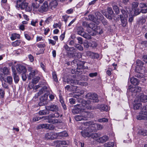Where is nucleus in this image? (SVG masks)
<instances>
[{
    "label": "nucleus",
    "mask_w": 147,
    "mask_h": 147,
    "mask_svg": "<svg viewBox=\"0 0 147 147\" xmlns=\"http://www.w3.org/2000/svg\"><path fill=\"white\" fill-rule=\"evenodd\" d=\"M70 53L72 55V56H74L75 58L80 59L82 57V54L80 53L71 52Z\"/></svg>",
    "instance_id": "obj_31"
},
{
    "label": "nucleus",
    "mask_w": 147,
    "mask_h": 147,
    "mask_svg": "<svg viewBox=\"0 0 147 147\" xmlns=\"http://www.w3.org/2000/svg\"><path fill=\"white\" fill-rule=\"evenodd\" d=\"M53 17L52 16H50L47 18L45 21V23L49 24L53 20Z\"/></svg>",
    "instance_id": "obj_45"
},
{
    "label": "nucleus",
    "mask_w": 147,
    "mask_h": 147,
    "mask_svg": "<svg viewBox=\"0 0 147 147\" xmlns=\"http://www.w3.org/2000/svg\"><path fill=\"white\" fill-rule=\"evenodd\" d=\"M114 145V143L113 142H109L105 143L104 144V146L106 147H113Z\"/></svg>",
    "instance_id": "obj_44"
},
{
    "label": "nucleus",
    "mask_w": 147,
    "mask_h": 147,
    "mask_svg": "<svg viewBox=\"0 0 147 147\" xmlns=\"http://www.w3.org/2000/svg\"><path fill=\"white\" fill-rule=\"evenodd\" d=\"M39 114L40 115H45L47 114H48L49 113V112L48 110L46 109L45 110L40 111L38 112Z\"/></svg>",
    "instance_id": "obj_36"
},
{
    "label": "nucleus",
    "mask_w": 147,
    "mask_h": 147,
    "mask_svg": "<svg viewBox=\"0 0 147 147\" xmlns=\"http://www.w3.org/2000/svg\"><path fill=\"white\" fill-rule=\"evenodd\" d=\"M109 138L108 136H103L102 137H100L97 140L98 142L100 143H103L108 140Z\"/></svg>",
    "instance_id": "obj_21"
},
{
    "label": "nucleus",
    "mask_w": 147,
    "mask_h": 147,
    "mask_svg": "<svg viewBox=\"0 0 147 147\" xmlns=\"http://www.w3.org/2000/svg\"><path fill=\"white\" fill-rule=\"evenodd\" d=\"M32 6L33 8L37 9L39 7V3L37 2H34L32 4Z\"/></svg>",
    "instance_id": "obj_55"
},
{
    "label": "nucleus",
    "mask_w": 147,
    "mask_h": 147,
    "mask_svg": "<svg viewBox=\"0 0 147 147\" xmlns=\"http://www.w3.org/2000/svg\"><path fill=\"white\" fill-rule=\"evenodd\" d=\"M86 125H89L88 128H86V130H85L84 129V130L86 132L88 131L89 132H91L96 130V123L91 124L89 125L88 123L87 122L86 123Z\"/></svg>",
    "instance_id": "obj_15"
},
{
    "label": "nucleus",
    "mask_w": 147,
    "mask_h": 147,
    "mask_svg": "<svg viewBox=\"0 0 147 147\" xmlns=\"http://www.w3.org/2000/svg\"><path fill=\"white\" fill-rule=\"evenodd\" d=\"M77 32L79 35L81 36L82 35H84V31L83 29L81 27H79L78 28Z\"/></svg>",
    "instance_id": "obj_35"
},
{
    "label": "nucleus",
    "mask_w": 147,
    "mask_h": 147,
    "mask_svg": "<svg viewBox=\"0 0 147 147\" xmlns=\"http://www.w3.org/2000/svg\"><path fill=\"white\" fill-rule=\"evenodd\" d=\"M36 83H29L28 85V88L30 89H33L35 90L38 89L40 87V85H36Z\"/></svg>",
    "instance_id": "obj_28"
},
{
    "label": "nucleus",
    "mask_w": 147,
    "mask_h": 147,
    "mask_svg": "<svg viewBox=\"0 0 147 147\" xmlns=\"http://www.w3.org/2000/svg\"><path fill=\"white\" fill-rule=\"evenodd\" d=\"M58 3L57 0H52L50 3L49 6L53 9L55 8L57 6Z\"/></svg>",
    "instance_id": "obj_26"
},
{
    "label": "nucleus",
    "mask_w": 147,
    "mask_h": 147,
    "mask_svg": "<svg viewBox=\"0 0 147 147\" xmlns=\"http://www.w3.org/2000/svg\"><path fill=\"white\" fill-rule=\"evenodd\" d=\"M107 11L108 13V14L106 15L105 16L107 18L109 19H111L112 17L111 16L113 13L112 8L110 7H108L107 8Z\"/></svg>",
    "instance_id": "obj_23"
},
{
    "label": "nucleus",
    "mask_w": 147,
    "mask_h": 147,
    "mask_svg": "<svg viewBox=\"0 0 147 147\" xmlns=\"http://www.w3.org/2000/svg\"><path fill=\"white\" fill-rule=\"evenodd\" d=\"M57 137L56 133L49 132L46 134L45 138L47 140H52L56 139Z\"/></svg>",
    "instance_id": "obj_11"
},
{
    "label": "nucleus",
    "mask_w": 147,
    "mask_h": 147,
    "mask_svg": "<svg viewBox=\"0 0 147 147\" xmlns=\"http://www.w3.org/2000/svg\"><path fill=\"white\" fill-rule=\"evenodd\" d=\"M21 43V40H17L12 43V45L14 47H16L20 45Z\"/></svg>",
    "instance_id": "obj_38"
},
{
    "label": "nucleus",
    "mask_w": 147,
    "mask_h": 147,
    "mask_svg": "<svg viewBox=\"0 0 147 147\" xmlns=\"http://www.w3.org/2000/svg\"><path fill=\"white\" fill-rule=\"evenodd\" d=\"M59 101L61 103L62 106L63 107V109L66 110L67 109V107L66 105L64 103L63 98L62 97L61 95H59Z\"/></svg>",
    "instance_id": "obj_32"
},
{
    "label": "nucleus",
    "mask_w": 147,
    "mask_h": 147,
    "mask_svg": "<svg viewBox=\"0 0 147 147\" xmlns=\"http://www.w3.org/2000/svg\"><path fill=\"white\" fill-rule=\"evenodd\" d=\"M69 100V102L71 104V105L75 104L76 101V100L73 98H70Z\"/></svg>",
    "instance_id": "obj_57"
},
{
    "label": "nucleus",
    "mask_w": 147,
    "mask_h": 147,
    "mask_svg": "<svg viewBox=\"0 0 147 147\" xmlns=\"http://www.w3.org/2000/svg\"><path fill=\"white\" fill-rule=\"evenodd\" d=\"M52 118H50V117L45 118V120L48 119L49 123L53 124L60 123H61V120L57 119H53Z\"/></svg>",
    "instance_id": "obj_20"
},
{
    "label": "nucleus",
    "mask_w": 147,
    "mask_h": 147,
    "mask_svg": "<svg viewBox=\"0 0 147 147\" xmlns=\"http://www.w3.org/2000/svg\"><path fill=\"white\" fill-rule=\"evenodd\" d=\"M3 80L5 82L7 83H11L12 82V78L11 76H8L6 78H3Z\"/></svg>",
    "instance_id": "obj_40"
},
{
    "label": "nucleus",
    "mask_w": 147,
    "mask_h": 147,
    "mask_svg": "<svg viewBox=\"0 0 147 147\" xmlns=\"http://www.w3.org/2000/svg\"><path fill=\"white\" fill-rule=\"evenodd\" d=\"M84 0H82L81 1L79 2L77 4V6L78 7H80L82 6L84 4Z\"/></svg>",
    "instance_id": "obj_64"
},
{
    "label": "nucleus",
    "mask_w": 147,
    "mask_h": 147,
    "mask_svg": "<svg viewBox=\"0 0 147 147\" xmlns=\"http://www.w3.org/2000/svg\"><path fill=\"white\" fill-rule=\"evenodd\" d=\"M57 146L59 147L60 146L62 145H66L67 144V143L66 141H57Z\"/></svg>",
    "instance_id": "obj_34"
},
{
    "label": "nucleus",
    "mask_w": 147,
    "mask_h": 147,
    "mask_svg": "<svg viewBox=\"0 0 147 147\" xmlns=\"http://www.w3.org/2000/svg\"><path fill=\"white\" fill-rule=\"evenodd\" d=\"M54 113H52L49 115L45 116V118H58L60 116L59 113L57 112H55Z\"/></svg>",
    "instance_id": "obj_25"
},
{
    "label": "nucleus",
    "mask_w": 147,
    "mask_h": 147,
    "mask_svg": "<svg viewBox=\"0 0 147 147\" xmlns=\"http://www.w3.org/2000/svg\"><path fill=\"white\" fill-rule=\"evenodd\" d=\"M74 108V109L72 110L73 113L74 114L81 113L82 110H85V109H89L90 108V107H87L86 105V106L82 101L81 103L75 105Z\"/></svg>",
    "instance_id": "obj_4"
},
{
    "label": "nucleus",
    "mask_w": 147,
    "mask_h": 147,
    "mask_svg": "<svg viewBox=\"0 0 147 147\" xmlns=\"http://www.w3.org/2000/svg\"><path fill=\"white\" fill-rule=\"evenodd\" d=\"M37 46L39 48H42L43 49L46 46V45L45 43H40L37 45Z\"/></svg>",
    "instance_id": "obj_59"
},
{
    "label": "nucleus",
    "mask_w": 147,
    "mask_h": 147,
    "mask_svg": "<svg viewBox=\"0 0 147 147\" xmlns=\"http://www.w3.org/2000/svg\"><path fill=\"white\" fill-rule=\"evenodd\" d=\"M48 95L45 94L44 95L41 97L40 99V102L38 103L40 106L44 105L46 102V100L47 99Z\"/></svg>",
    "instance_id": "obj_18"
},
{
    "label": "nucleus",
    "mask_w": 147,
    "mask_h": 147,
    "mask_svg": "<svg viewBox=\"0 0 147 147\" xmlns=\"http://www.w3.org/2000/svg\"><path fill=\"white\" fill-rule=\"evenodd\" d=\"M45 117H36L33 118V120L34 121H39V120L41 119L42 118H45Z\"/></svg>",
    "instance_id": "obj_56"
},
{
    "label": "nucleus",
    "mask_w": 147,
    "mask_h": 147,
    "mask_svg": "<svg viewBox=\"0 0 147 147\" xmlns=\"http://www.w3.org/2000/svg\"><path fill=\"white\" fill-rule=\"evenodd\" d=\"M140 101L143 102H147V96L143 94H141L139 97Z\"/></svg>",
    "instance_id": "obj_29"
},
{
    "label": "nucleus",
    "mask_w": 147,
    "mask_h": 147,
    "mask_svg": "<svg viewBox=\"0 0 147 147\" xmlns=\"http://www.w3.org/2000/svg\"><path fill=\"white\" fill-rule=\"evenodd\" d=\"M16 7L20 8L22 9H24L26 11L30 12L32 9V7L28 5V3L25 0H18L17 1Z\"/></svg>",
    "instance_id": "obj_3"
},
{
    "label": "nucleus",
    "mask_w": 147,
    "mask_h": 147,
    "mask_svg": "<svg viewBox=\"0 0 147 147\" xmlns=\"http://www.w3.org/2000/svg\"><path fill=\"white\" fill-rule=\"evenodd\" d=\"M81 133L82 136L84 137H88L94 139H96L100 136V134L99 133H91V132H86L84 130H83L81 131Z\"/></svg>",
    "instance_id": "obj_6"
},
{
    "label": "nucleus",
    "mask_w": 147,
    "mask_h": 147,
    "mask_svg": "<svg viewBox=\"0 0 147 147\" xmlns=\"http://www.w3.org/2000/svg\"><path fill=\"white\" fill-rule=\"evenodd\" d=\"M5 94V91L2 89H0V98H4Z\"/></svg>",
    "instance_id": "obj_53"
},
{
    "label": "nucleus",
    "mask_w": 147,
    "mask_h": 147,
    "mask_svg": "<svg viewBox=\"0 0 147 147\" xmlns=\"http://www.w3.org/2000/svg\"><path fill=\"white\" fill-rule=\"evenodd\" d=\"M131 83V85H130L129 86V88L130 91L134 94L135 95H136L137 93H138L140 92L141 91V87L136 86L134 85Z\"/></svg>",
    "instance_id": "obj_8"
},
{
    "label": "nucleus",
    "mask_w": 147,
    "mask_h": 147,
    "mask_svg": "<svg viewBox=\"0 0 147 147\" xmlns=\"http://www.w3.org/2000/svg\"><path fill=\"white\" fill-rule=\"evenodd\" d=\"M136 118L138 120H147V112L145 110H144L143 108L139 115L137 116Z\"/></svg>",
    "instance_id": "obj_10"
},
{
    "label": "nucleus",
    "mask_w": 147,
    "mask_h": 147,
    "mask_svg": "<svg viewBox=\"0 0 147 147\" xmlns=\"http://www.w3.org/2000/svg\"><path fill=\"white\" fill-rule=\"evenodd\" d=\"M89 23L86 22H84L82 23V25L87 28H88Z\"/></svg>",
    "instance_id": "obj_63"
},
{
    "label": "nucleus",
    "mask_w": 147,
    "mask_h": 147,
    "mask_svg": "<svg viewBox=\"0 0 147 147\" xmlns=\"http://www.w3.org/2000/svg\"><path fill=\"white\" fill-rule=\"evenodd\" d=\"M39 129L41 128H46L47 129H49L50 128V125L48 124H41L38 126Z\"/></svg>",
    "instance_id": "obj_37"
},
{
    "label": "nucleus",
    "mask_w": 147,
    "mask_h": 147,
    "mask_svg": "<svg viewBox=\"0 0 147 147\" xmlns=\"http://www.w3.org/2000/svg\"><path fill=\"white\" fill-rule=\"evenodd\" d=\"M138 134L144 136L147 135V127H146L139 130Z\"/></svg>",
    "instance_id": "obj_22"
},
{
    "label": "nucleus",
    "mask_w": 147,
    "mask_h": 147,
    "mask_svg": "<svg viewBox=\"0 0 147 147\" xmlns=\"http://www.w3.org/2000/svg\"><path fill=\"white\" fill-rule=\"evenodd\" d=\"M47 91V87L46 86H44L40 89L39 91L33 97V99L34 101L36 100L38 96L45 91Z\"/></svg>",
    "instance_id": "obj_13"
},
{
    "label": "nucleus",
    "mask_w": 147,
    "mask_h": 147,
    "mask_svg": "<svg viewBox=\"0 0 147 147\" xmlns=\"http://www.w3.org/2000/svg\"><path fill=\"white\" fill-rule=\"evenodd\" d=\"M20 35L19 34L16 33L13 34L10 37L11 39L12 40H14L17 38L20 39Z\"/></svg>",
    "instance_id": "obj_30"
},
{
    "label": "nucleus",
    "mask_w": 147,
    "mask_h": 147,
    "mask_svg": "<svg viewBox=\"0 0 147 147\" xmlns=\"http://www.w3.org/2000/svg\"><path fill=\"white\" fill-rule=\"evenodd\" d=\"M88 18L92 21L89 23L88 28L91 29L93 32L92 33L91 32L90 34L92 36L95 35L98 32V27L97 25L99 24V22L98 20H96V19L94 18V16L92 15H90L88 16Z\"/></svg>",
    "instance_id": "obj_2"
},
{
    "label": "nucleus",
    "mask_w": 147,
    "mask_h": 147,
    "mask_svg": "<svg viewBox=\"0 0 147 147\" xmlns=\"http://www.w3.org/2000/svg\"><path fill=\"white\" fill-rule=\"evenodd\" d=\"M88 55L89 56L93 58V56L95 55L96 54L91 51H88L87 53Z\"/></svg>",
    "instance_id": "obj_60"
},
{
    "label": "nucleus",
    "mask_w": 147,
    "mask_h": 147,
    "mask_svg": "<svg viewBox=\"0 0 147 147\" xmlns=\"http://www.w3.org/2000/svg\"><path fill=\"white\" fill-rule=\"evenodd\" d=\"M45 108L48 111H51L53 112H57L59 110L58 106L57 105L53 104L46 106Z\"/></svg>",
    "instance_id": "obj_12"
},
{
    "label": "nucleus",
    "mask_w": 147,
    "mask_h": 147,
    "mask_svg": "<svg viewBox=\"0 0 147 147\" xmlns=\"http://www.w3.org/2000/svg\"><path fill=\"white\" fill-rule=\"evenodd\" d=\"M136 66L135 71L137 72L142 74H144L145 72V68L143 66L144 63L140 60L136 61Z\"/></svg>",
    "instance_id": "obj_5"
},
{
    "label": "nucleus",
    "mask_w": 147,
    "mask_h": 147,
    "mask_svg": "<svg viewBox=\"0 0 147 147\" xmlns=\"http://www.w3.org/2000/svg\"><path fill=\"white\" fill-rule=\"evenodd\" d=\"M57 137L58 136L62 137H66L68 136V134L65 131H63L60 133H57Z\"/></svg>",
    "instance_id": "obj_42"
},
{
    "label": "nucleus",
    "mask_w": 147,
    "mask_h": 147,
    "mask_svg": "<svg viewBox=\"0 0 147 147\" xmlns=\"http://www.w3.org/2000/svg\"><path fill=\"white\" fill-rule=\"evenodd\" d=\"M65 88L67 89V90L70 89L71 90H76L77 88L76 86H74L73 85H68L67 86L65 87Z\"/></svg>",
    "instance_id": "obj_39"
},
{
    "label": "nucleus",
    "mask_w": 147,
    "mask_h": 147,
    "mask_svg": "<svg viewBox=\"0 0 147 147\" xmlns=\"http://www.w3.org/2000/svg\"><path fill=\"white\" fill-rule=\"evenodd\" d=\"M141 80H139L138 79L132 77L130 78V81L131 83H139V82H142L144 81H142Z\"/></svg>",
    "instance_id": "obj_33"
},
{
    "label": "nucleus",
    "mask_w": 147,
    "mask_h": 147,
    "mask_svg": "<svg viewBox=\"0 0 147 147\" xmlns=\"http://www.w3.org/2000/svg\"><path fill=\"white\" fill-rule=\"evenodd\" d=\"M28 71L30 72L28 77L29 80H31L37 74L38 72L37 70L33 69L31 67H28Z\"/></svg>",
    "instance_id": "obj_9"
},
{
    "label": "nucleus",
    "mask_w": 147,
    "mask_h": 147,
    "mask_svg": "<svg viewBox=\"0 0 147 147\" xmlns=\"http://www.w3.org/2000/svg\"><path fill=\"white\" fill-rule=\"evenodd\" d=\"M89 45L93 48H94L97 46V44L95 41H90L89 43Z\"/></svg>",
    "instance_id": "obj_49"
},
{
    "label": "nucleus",
    "mask_w": 147,
    "mask_h": 147,
    "mask_svg": "<svg viewBox=\"0 0 147 147\" xmlns=\"http://www.w3.org/2000/svg\"><path fill=\"white\" fill-rule=\"evenodd\" d=\"M1 72H2V75H8L9 73V70L7 67H4L3 68L1 69Z\"/></svg>",
    "instance_id": "obj_27"
},
{
    "label": "nucleus",
    "mask_w": 147,
    "mask_h": 147,
    "mask_svg": "<svg viewBox=\"0 0 147 147\" xmlns=\"http://www.w3.org/2000/svg\"><path fill=\"white\" fill-rule=\"evenodd\" d=\"M96 107L97 109H100L101 111H107L109 110L108 107L106 105L98 104L97 106Z\"/></svg>",
    "instance_id": "obj_19"
},
{
    "label": "nucleus",
    "mask_w": 147,
    "mask_h": 147,
    "mask_svg": "<svg viewBox=\"0 0 147 147\" xmlns=\"http://www.w3.org/2000/svg\"><path fill=\"white\" fill-rule=\"evenodd\" d=\"M113 8L117 14L119 12V9L117 5H114L113 6Z\"/></svg>",
    "instance_id": "obj_52"
},
{
    "label": "nucleus",
    "mask_w": 147,
    "mask_h": 147,
    "mask_svg": "<svg viewBox=\"0 0 147 147\" xmlns=\"http://www.w3.org/2000/svg\"><path fill=\"white\" fill-rule=\"evenodd\" d=\"M16 69L18 72L20 74H24L26 71V69L24 66L18 64L16 66Z\"/></svg>",
    "instance_id": "obj_14"
},
{
    "label": "nucleus",
    "mask_w": 147,
    "mask_h": 147,
    "mask_svg": "<svg viewBox=\"0 0 147 147\" xmlns=\"http://www.w3.org/2000/svg\"><path fill=\"white\" fill-rule=\"evenodd\" d=\"M142 106V105L140 103H135L134 106V109H140Z\"/></svg>",
    "instance_id": "obj_43"
},
{
    "label": "nucleus",
    "mask_w": 147,
    "mask_h": 147,
    "mask_svg": "<svg viewBox=\"0 0 147 147\" xmlns=\"http://www.w3.org/2000/svg\"><path fill=\"white\" fill-rule=\"evenodd\" d=\"M75 119L77 121L83 120V117L82 115H78L75 116Z\"/></svg>",
    "instance_id": "obj_46"
},
{
    "label": "nucleus",
    "mask_w": 147,
    "mask_h": 147,
    "mask_svg": "<svg viewBox=\"0 0 147 147\" xmlns=\"http://www.w3.org/2000/svg\"><path fill=\"white\" fill-rule=\"evenodd\" d=\"M32 83H37L38 82L39 80L40 79V78L38 76H36L35 78L33 77L32 78Z\"/></svg>",
    "instance_id": "obj_51"
},
{
    "label": "nucleus",
    "mask_w": 147,
    "mask_h": 147,
    "mask_svg": "<svg viewBox=\"0 0 147 147\" xmlns=\"http://www.w3.org/2000/svg\"><path fill=\"white\" fill-rule=\"evenodd\" d=\"M85 63L84 61H80V63L77 64V69H81L84 68V64Z\"/></svg>",
    "instance_id": "obj_41"
},
{
    "label": "nucleus",
    "mask_w": 147,
    "mask_h": 147,
    "mask_svg": "<svg viewBox=\"0 0 147 147\" xmlns=\"http://www.w3.org/2000/svg\"><path fill=\"white\" fill-rule=\"evenodd\" d=\"M86 109H85V110H82L81 112L82 113V115L83 117L84 120H87L88 118L90 117L91 114V113L85 110Z\"/></svg>",
    "instance_id": "obj_17"
},
{
    "label": "nucleus",
    "mask_w": 147,
    "mask_h": 147,
    "mask_svg": "<svg viewBox=\"0 0 147 147\" xmlns=\"http://www.w3.org/2000/svg\"><path fill=\"white\" fill-rule=\"evenodd\" d=\"M82 36L87 39H90V36L88 35L87 33H86L85 32L84 34V35H82Z\"/></svg>",
    "instance_id": "obj_62"
},
{
    "label": "nucleus",
    "mask_w": 147,
    "mask_h": 147,
    "mask_svg": "<svg viewBox=\"0 0 147 147\" xmlns=\"http://www.w3.org/2000/svg\"><path fill=\"white\" fill-rule=\"evenodd\" d=\"M24 36L25 38L28 41L32 40L33 38L31 37L28 34L24 33Z\"/></svg>",
    "instance_id": "obj_47"
},
{
    "label": "nucleus",
    "mask_w": 147,
    "mask_h": 147,
    "mask_svg": "<svg viewBox=\"0 0 147 147\" xmlns=\"http://www.w3.org/2000/svg\"><path fill=\"white\" fill-rule=\"evenodd\" d=\"M108 120H109L108 119L103 118L98 119V121L100 123H105L108 122Z\"/></svg>",
    "instance_id": "obj_48"
},
{
    "label": "nucleus",
    "mask_w": 147,
    "mask_h": 147,
    "mask_svg": "<svg viewBox=\"0 0 147 147\" xmlns=\"http://www.w3.org/2000/svg\"><path fill=\"white\" fill-rule=\"evenodd\" d=\"M52 76L54 81L56 82H57L58 79L55 72L53 71L52 72Z\"/></svg>",
    "instance_id": "obj_50"
},
{
    "label": "nucleus",
    "mask_w": 147,
    "mask_h": 147,
    "mask_svg": "<svg viewBox=\"0 0 147 147\" xmlns=\"http://www.w3.org/2000/svg\"><path fill=\"white\" fill-rule=\"evenodd\" d=\"M86 97L89 100H82V101L83 104L85 105L86 106L88 107H90V108L89 109H92V107L90 105L92 102H98L99 101L98 95L94 93H89L86 95Z\"/></svg>",
    "instance_id": "obj_1"
},
{
    "label": "nucleus",
    "mask_w": 147,
    "mask_h": 147,
    "mask_svg": "<svg viewBox=\"0 0 147 147\" xmlns=\"http://www.w3.org/2000/svg\"><path fill=\"white\" fill-rule=\"evenodd\" d=\"M97 72L91 73H90L89 75L90 77L93 78L96 76L97 75Z\"/></svg>",
    "instance_id": "obj_58"
},
{
    "label": "nucleus",
    "mask_w": 147,
    "mask_h": 147,
    "mask_svg": "<svg viewBox=\"0 0 147 147\" xmlns=\"http://www.w3.org/2000/svg\"><path fill=\"white\" fill-rule=\"evenodd\" d=\"M12 71L13 72V76L14 79L15 83H18L19 80V78L18 76L16 75V72L15 69L13 67H12Z\"/></svg>",
    "instance_id": "obj_24"
},
{
    "label": "nucleus",
    "mask_w": 147,
    "mask_h": 147,
    "mask_svg": "<svg viewBox=\"0 0 147 147\" xmlns=\"http://www.w3.org/2000/svg\"><path fill=\"white\" fill-rule=\"evenodd\" d=\"M62 17L64 19L65 23L66 24L68 19L69 18V16H68L67 15H65L63 16Z\"/></svg>",
    "instance_id": "obj_61"
},
{
    "label": "nucleus",
    "mask_w": 147,
    "mask_h": 147,
    "mask_svg": "<svg viewBox=\"0 0 147 147\" xmlns=\"http://www.w3.org/2000/svg\"><path fill=\"white\" fill-rule=\"evenodd\" d=\"M96 130H101L103 128V126L101 124L98 123H96Z\"/></svg>",
    "instance_id": "obj_54"
},
{
    "label": "nucleus",
    "mask_w": 147,
    "mask_h": 147,
    "mask_svg": "<svg viewBox=\"0 0 147 147\" xmlns=\"http://www.w3.org/2000/svg\"><path fill=\"white\" fill-rule=\"evenodd\" d=\"M122 14L120 15L121 21L123 27H125L127 24V19L128 17L127 13L124 10H122Z\"/></svg>",
    "instance_id": "obj_7"
},
{
    "label": "nucleus",
    "mask_w": 147,
    "mask_h": 147,
    "mask_svg": "<svg viewBox=\"0 0 147 147\" xmlns=\"http://www.w3.org/2000/svg\"><path fill=\"white\" fill-rule=\"evenodd\" d=\"M48 8V3L47 1H45L42 6L39 8V12L42 13L47 11Z\"/></svg>",
    "instance_id": "obj_16"
}]
</instances>
